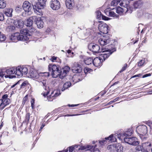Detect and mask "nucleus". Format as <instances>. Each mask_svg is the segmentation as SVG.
Here are the masks:
<instances>
[{
	"instance_id": "obj_19",
	"label": "nucleus",
	"mask_w": 152,
	"mask_h": 152,
	"mask_svg": "<svg viewBox=\"0 0 152 152\" xmlns=\"http://www.w3.org/2000/svg\"><path fill=\"white\" fill-rule=\"evenodd\" d=\"M14 24L18 28H22L24 25V22L22 20H15L14 22Z\"/></svg>"
},
{
	"instance_id": "obj_51",
	"label": "nucleus",
	"mask_w": 152,
	"mask_h": 152,
	"mask_svg": "<svg viewBox=\"0 0 152 152\" xmlns=\"http://www.w3.org/2000/svg\"><path fill=\"white\" fill-rule=\"evenodd\" d=\"M35 101V100L34 99H31V106L32 107V108L33 109L34 108V102Z\"/></svg>"
},
{
	"instance_id": "obj_47",
	"label": "nucleus",
	"mask_w": 152,
	"mask_h": 152,
	"mask_svg": "<svg viewBox=\"0 0 152 152\" xmlns=\"http://www.w3.org/2000/svg\"><path fill=\"white\" fill-rule=\"evenodd\" d=\"M107 140L105 139H103L102 140H99V143L101 145H104L107 143Z\"/></svg>"
},
{
	"instance_id": "obj_30",
	"label": "nucleus",
	"mask_w": 152,
	"mask_h": 152,
	"mask_svg": "<svg viewBox=\"0 0 152 152\" xmlns=\"http://www.w3.org/2000/svg\"><path fill=\"white\" fill-rule=\"evenodd\" d=\"M96 17L99 19H100L102 17L103 19L107 20L108 18L106 17L101 15V12L100 11H97L96 12Z\"/></svg>"
},
{
	"instance_id": "obj_25",
	"label": "nucleus",
	"mask_w": 152,
	"mask_h": 152,
	"mask_svg": "<svg viewBox=\"0 0 152 152\" xmlns=\"http://www.w3.org/2000/svg\"><path fill=\"white\" fill-rule=\"evenodd\" d=\"M36 24L38 28H41L43 27L44 23L40 18H37L36 21Z\"/></svg>"
},
{
	"instance_id": "obj_39",
	"label": "nucleus",
	"mask_w": 152,
	"mask_h": 152,
	"mask_svg": "<svg viewBox=\"0 0 152 152\" xmlns=\"http://www.w3.org/2000/svg\"><path fill=\"white\" fill-rule=\"evenodd\" d=\"M6 6V1L4 0H0V8L4 9Z\"/></svg>"
},
{
	"instance_id": "obj_62",
	"label": "nucleus",
	"mask_w": 152,
	"mask_h": 152,
	"mask_svg": "<svg viewBox=\"0 0 152 152\" xmlns=\"http://www.w3.org/2000/svg\"><path fill=\"white\" fill-rule=\"evenodd\" d=\"M151 75L150 74H146L145 75H144L142 76V78H145L146 77H147L148 76H150Z\"/></svg>"
},
{
	"instance_id": "obj_1",
	"label": "nucleus",
	"mask_w": 152,
	"mask_h": 152,
	"mask_svg": "<svg viewBox=\"0 0 152 152\" xmlns=\"http://www.w3.org/2000/svg\"><path fill=\"white\" fill-rule=\"evenodd\" d=\"M48 69L50 72L49 73H51L53 77L56 78L58 76H59L60 77L61 75V69L59 66L55 65L49 64Z\"/></svg>"
},
{
	"instance_id": "obj_59",
	"label": "nucleus",
	"mask_w": 152,
	"mask_h": 152,
	"mask_svg": "<svg viewBox=\"0 0 152 152\" xmlns=\"http://www.w3.org/2000/svg\"><path fill=\"white\" fill-rule=\"evenodd\" d=\"M89 70H90V69H88L87 68H85L84 69V71L85 73H87L89 71Z\"/></svg>"
},
{
	"instance_id": "obj_29",
	"label": "nucleus",
	"mask_w": 152,
	"mask_h": 152,
	"mask_svg": "<svg viewBox=\"0 0 152 152\" xmlns=\"http://www.w3.org/2000/svg\"><path fill=\"white\" fill-rule=\"evenodd\" d=\"M7 97L8 95L6 94H5L3 96L1 99L6 105L8 104L10 102V99L7 98Z\"/></svg>"
},
{
	"instance_id": "obj_12",
	"label": "nucleus",
	"mask_w": 152,
	"mask_h": 152,
	"mask_svg": "<svg viewBox=\"0 0 152 152\" xmlns=\"http://www.w3.org/2000/svg\"><path fill=\"white\" fill-rule=\"evenodd\" d=\"M72 70L73 72L75 73H80L82 71L81 66L78 63H75L72 67Z\"/></svg>"
},
{
	"instance_id": "obj_18",
	"label": "nucleus",
	"mask_w": 152,
	"mask_h": 152,
	"mask_svg": "<svg viewBox=\"0 0 152 152\" xmlns=\"http://www.w3.org/2000/svg\"><path fill=\"white\" fill-rule=\"evenodd\" d=\"M33 8L34 9L35 12L37 15L41 16L43 15V13L42 10V9H43L44 7H38L37 6V5L34 6L33 5Z\"/></svg>"
},
{
	"instance_id": "obj_4",
	"label": "nucleus",
	"mask_w": 152,
	"mask_h": 152,
	"mask_svg": "<svg viewBox=\"0 0 152 152\" xmlns=\"http://www.w3.org/2000/svg\"><path fill=\"white\" fill-rule=\"evenodd\" d=\"M88 48L90 50L95 53H101L102 50H104L103 48L101 49L100 46L98 45L93 43L90 44Z\"/></svg>"
},
{
	"instance_id": "obj_10",
	"label": "nucleus",
	"mask_w": 152,
	"mask_h": 152,
	"mask_svg": "<svg viewBox=\"0 0 152 152\" xmlns=\"http://www.w3.org/2000/svg\"><path fill=\"white\" fill-rule=\"evenodd\" d=\"M50 4L51 8L54 10H58L60 7V3L58 0H52Z\"/></svg>"
},
{
	"instance_id": "obj_34",
	"label": "nucleus",
	"mask_w": 152,
	"mask_h": 152,
	"mask_svg": "<svg viewBox=\"0 0 152 152\" xmlns=\"http://www.w3.org/2000/svg\"><path fill=\"white\" fill-rule=\"evenodd\" d=\"M17 40L25 41L28 39L27 36L26 35H19L17 36Z\"/></svg>"
},
{
	"instance_id": "obj_46",
	"label": "nucleus",
	"mask_w": 152,
	"mask_h": 152,
	"mask_svg": "<svg viewBox=\"0 0 152 152\" xmlns=\"http://www.w3.org/2000/svg\"><path fill=\"white\" fill-rule=\"evenodd\" d=\"M125 0H123L120 4V5L122 7H124V8H126L128 6L125 3Z\"/></svg>"
},
{
	"instance_id": "obj_8",
	"label": "nucleus",
	"mask_w": 152,
	"mask_h": 152,
	"mask_svg": "<svg viewBox=\"0 0 152 152\" xmlns=\"http://www.w3.org/2000/svg\"><path fill=\"white\" fill-rule=\"evenodd\" d=\"M136 131L140 135H144L147 132V127L145 125L139 126L137 127Z\"/></svg>"
},
{
	"instance_id": "obj_36",
	"label": "nucleus",
	"mask_w": 152,
	"mask_h": 152,
	"mask_svg": "<svg viewBox=\"0 0 152 152\" xmlns=\"http://www.w3.org/2000/svg\"><path fill=\"white\" fill-rule=\"evenodd\" d=\"M71 83L69 82H67L65 83L63 85V87L61 89L62 91H64L65 89H67L68 88L70 87L71 86Z\"/></svg>"
},
{
	"instance_id": "obj_58",
	"label": "nucleus",
	"mask_w": 152,
	"mask_h": 152,
	"mask_svg": "<svg viewBox=\"0 0 152 152\" xmlns=\"http://www.w3.org/2000/svg\"><path fill=\"white\" fill-rule=\"evenodd\" d=\"M28 98V95H26L25 97H24L23 99V102H25L27 101Z\"/></svg>"
},
{
	"instance_id": "obj_35",
	"label": "nucleus",
	"mask_w": 152,
	"mask_h": 152,
	"mask_svg": "<svg viewBox=\"0 0 152 152\" xmlns=\"http://www.w3.org/2000/svg\"><path fill=\"white\" fill-rule=\"evenodd\" d=\"M133 131L131 129H129L125 132L123 134V135L124 136L127 137L130 136L132 134Z\"/></svg>"
},
{
	"instance_id": "obj_45",
	"label": "nucleus",
	"mask_w": 152,
	"mask_h": 152,
	"mask_svg": "<svg viewBox=\"0 0 152 152\" xmlns=\"http://www.w3.org/2000/svg\"><path fill=\"white\" fill-rule=\"evenodd\" d=\"M145 63V59H143L137 63V65L139 66H141L144 65Z\"/></svg>"
},
{
	"instance_id": "obj_11",
	"label": "nucleus",
	"mask_w": 152,
	"mask_h": 152,
	"mask_svg": "<svg viewBox=\"0 0 152 152\" xmlns=\"http://www.w3.org/2000/svg\"><path fill=\"white\" fill-rule=\"evenodd\" d=\"M104 12L106 15L110 17L117 18L119 16L118 15L116 14L115 12V10H113V9L110 10L109 8H107L104 10Z\"/></svg>"
},
{
	"instance_id": "obj_28",
	"label": "nucleus",
	"mask_w": 152,
	"mask_h": 152,
	"mask_svg": "<svg viewBox=\"0 0 152 152\" xmlns=\"http://www.w3.org/2000/svg\"><path fill=\"white\" fill-rule=\"evenodd\" d=\"M25 24L27 26L29 27H31L33 24L32 18H30L27 19L25 21Z\"/></svg>"
},
{
	"instance_id": "obj_2",
	"label": "nucleus",
	"mask_w": 152,
	"mask_h": 152,
	"mask_svg": "<svg viewBox=\"0 0 152 152\" xmlns=\"http://www.w3.org/2000/svg\"><path fill=\"white\" fill-rule=\"evenodd\" d=\"M17 70V67H12L9 69H7L5 71L1 70V72H4L5 73L4 77L5 78H12L16 77V76L14 75H11L15 74L16 75V72Z\"/></svg>"
},
{
	"instance_id": "obj_17",
	"label": "nucleus",
	"mask_w": 152,
	"mask_h": 152,
	"mask_svg": "<svg viewBox=\"0 0 152 152\" xmlns=\"http://www.w3.org/2000/svg\"><path fill=\"white\" fill-rule=\"evenodd\" d=\"M110 41V40L109 38L103 37V38H100L99 39L98 42L101 45L104 46L108 44Z\"/></svg>"
},
{
	"instance_id": "obj_44",
	"label": "nucleus",
	"mask_w": 152,
	"mask_h": 152,
	"mask_svg": "<svg viewBox=\"0 0 152 152\" xmlns=\"http://www.w3.org/2000/svg\"><path fill=\"white\" fill-rule=\"evenodd\" d=\"M6 37L3 34H1L0 32V42H3L5 40Z\"/></svg>"
},
{
	"instance_id": "obj_20",
	"label": "nucleus",
	"mask_w": 152,
	"mask_h": 152,
	"mask_svg": "<svg viewBox=\"0 0 152 152\" xmlns=\"http://www.w3.org/2000/svg\"><path fill=\"white\" fill-rule=\"evenodd\" d=\"M65 4L67 8L72 9L74 6L75 2L74 0H66Z\"/></svg>"
},
{
	"instance_id": "obj_3",
	"label": "nucleus",
	"mask_w": 152,
	"mask_h": 152,
	"mask_svg": "<svg viewBox=\"0 0 152 152\" xmlns=\"http://www.w3.org/2000/svg\"><path fill=\"white\" fill-rule=\"evenodd\" d=\"M17 71L16 72V75L18 77H21L23 74L26 75L28 71L27 68L23 66H18L17 67Z\"/></svg>"
},
{
	"instance_id": "obj_49",
	"label": "nucleus",
	"mask_w": 152,
	"mask_h": 152,
	"mask_svg": "<svg viewBox=\"0 0 152 152\" xmlns=\"http://www.w3.org/2000/svg\"><path fill=\"white\" fill-rule=\"evenodd\" d=\"M142 145L145 147H151V143L150 142H147L143 143Z\"/></svg>"
},
{
	"instance_id": "obj_57",
	"label": "nucleus",
	"mask_w": 152,
	"mask_h": 152,
	"mask_svg": "<svg viewBox=\"0 0 152 152\" xmlns=\"http://www.w3.org/2000/svg\"><path fill=\"white\" fill-rule=\"evenodd\" d=\"M141 76V74H139L138 75H134L131 78H134V77H140Z\"/></svg>"
},
{
	"instance_id": "obj_41",
	"label": "nucleus",
	"mask_w": 152,
	"mask_h": 152,
	"mask_svg": "<svg viewBox=\"0 0 152 152\" xmlns=\"http://www.w3.org/2000/svg\"><path fill=\"white\" fill-rule=\"evenodd\" d=\"M121 1V0H113L111 2V6H116L118 4L119 2H120Z\"/></svg>"
},
{
	"instance_id": "obj_40",
	"label": "nucleus",
	"mask_w": 152,
	"mask_h": 152,
	"mask_svg": "<svg viewBox=\"0 0 152 152\" xmlns=\"http://www.w3.org/2000/svg\"><path fill=\"white\" fill-rule=\"evenodd\" d=\"M20 33L22 34L26 35H29L28 30L27 29H23L20 31Z\"/></svg>"
},
{
	"instance_id": "obj_9",
	"label": "nucleus",
	"mask_w": 152,
	"mask_h": 152,
	"mask_svg": "<svg viewBox=\"0 0 152 152\" xmlns=\"http://www.w3.org/2000/svg\"><path fill=\"white\" fill-rule=\"evenodd\" d=\"M99 31L102 33L106 34L108 33V26L104 23H100L98 26Z\"/></svg>"
},
{
	"instance_id": "obj_5",
	"label": "nucleus",
	"mask_w": 152,
	"mask_h": 152,
	"mask_svg": "<svg viewBox=\"0 0 152 152\" xmlns=\"http://www.w3.org/2000/svg\"><path fill=\"white\" fill-rule=\"evenodd\" d=\"M124 140L125 142L133 145H137L139 144V142L136 137H125Z\"/></svg>"
},
{
	"instance_id": "obj_6",
	"label": "nucleus",
	"mask_w": 152,
	"mask_h": 152,
	"mask_svg": "<svg viewBox=\"0 0 152 152\" xmlns=\"http://www.w3.org/2000/svg\"><path fill=\"white\" fill-rule=\"evenodd\" d=\"M39 85L43 86V88H45L46 92H45L44 93L42 94L44 97H46L48 94L49 92V87H47V81L46 80H43L39 81Z\"/></svg>"
},
{
	"instance_id": "obj_52",
	"label": "nucleus",
	"mask_w": 152,
	"mask_h": 152,
	"mask_svg": "<svg viewBox=\"0 0 152 152\" xmlns=\"http://www.w3.org/2000/svg\"><path fill=\"white\" fill-rule=\"evenodd\" d=\"M30 115L29 113H27L26 114V120L28 122L29 120Z\"/></svg>"
},
{
	"instance_id": "obj_37",
	"label": "nucleus",
	"mask_w": 152,
	"mask_h": 152,
	"mask_svg": "<svg viewBox=\"0 0 152 152\" xmlns=\"http://www.w3.org/2000/svg\"><path fill=\"white\" fill-rule=\"evenodd\" d=\"M116 152H122L123 147L120 143H116Z\"/></svg>"
},
{
	"instance_id": "obj_48",
	"label": "nucleus",
	"mask_w": 152,
	"mask_h": 152,
	"mask_svg": "<svg viewBox=\"0 0 152 152\" xmlns=\"http://www.w3.org/2000/svg\"><path fill=\"white\" fill-rule=\"evenodd\" d=\"M28 84V81H25L21 85L20 88H23Z\"/></svg>"
},
{
	"instance_id": "obj_14",
	"label": "nucleus",
	"mask_w": 152,
	"mask_h": 152,
	"mask_svg": "<svg viewBox=\"0 0 152 152\" xmlns=\"http://www.w3.org/2000/svg\"><path fill=\"white\" fill-rule=\"evenodd\" d=\"M60 94V91H52L50 95L47 96V99L49 101H52L53 99H54V97L58 96Z\"/></svg>"
},
{
	"instance_id": "obj_38",
	"label": "nucleus",
	"mask_w": 152,
	"mask_h": 152,
	"mask_svg": "<svg viewBox=\"0 0 152 152\" xmlns=\"http://www.w3.org/2000/svg\"><path fill=\"white\" fill-rule=\"evenodd\" d=\"M84 62L86 65H89L91 64L92 63H93V58H87L85 60H84Z\"/></svg>"
},
{
	"instance_id": "obj_15",
	"label": "nucleus",
	"mask_w": 152,
	"mask_h": 152,
	"mask_svg": "<svg viewBox=\"0 0 152 152\" xmlns=\"http://www.w3.org/2000/svg\"><path fill=\"white\" fill-rule=\"evenodd\" d=\"M70 70V68L68 66H66L64 67L61 69V75L60 76V78L62 79L66 76V74L68 73Z\"/></svg>"
},
{
	"instance_id": "obj_61",
	"label": "nucleus",
	"mask_w": 152,
	"mask_h": 152,
	"mask_svg": "<svg viewBox=\"0 0 152 152\" xmlns=\"http://www.w3.org/2000/svg\"><path fill=\"white\" fill-rule=\"evenodd\" d=\"M57 58V57L55 56H53L52 57L51 60L52 61H55Z\"/></svg>"
},
{
	"instance_id": "obj_22",
	"label": "nucleus",
	"mask_w": 152,
	"mask_h": 152,
	"mask_svg": "<svg viewBox=\"0 0 152 152\" xmlns=\"http://www.w3.org/2000/svg\"><path fill=\"white\" fill-rule=\"evenodd\" d=\"M116 144H113L108 145L107 149L110 152H116Z\"/></svg>"
},
{
	"instance_id": "obj_13",
	"label": "nucleus",
	"mask_w": 152,
	"mask_h": 152,
	"mask_svg": "<svg viewBox=\"0 0 152 152\" xmlns=\"http://www.w3.org/2000/svg\"><path fill=\"white\" fill-rule=\"evenodd\" d=\"M23 7L24 10L27 12H30L32 9L31 4L28 1H25L23 2Z\"/></svg>"
},
{
	"instance_id": "obj_53",
	"label": "nucleus",
	"mask_w": 152,
	"mask_h": 152,
	"mask_svg": "<svg viewBox=\"0 0 152 152\" xmlns=\"http://www.w3.org/2000/svg\"><path fill=\"white\" fill-rule=\"evenodd\" d=\"M4 19V15L1 13L0 12V21H2Z\"/></svg>"
},
{
	"instance_id": "obj_64",
	"label": "nucleus",
	"mask_w": 152,
	"mask_h": 152,
	"mask_svg": "<svg viewBox=\"0 0 152 152\" xmlns=\"http://www.w3.org/2000/svg\"><path fill=\"white\" fill-rule=\"evenodd\" d=\"M78 146H79L77 145H74V147H75L74 149H75L76 148H77Z\"/></svg>"
},
{
	"instance_id": "obj_60",
	"label": "nucleus",
	"mask_w": 152,
	"mask_h": 152,
	"mask_svg": "<svg viewBox=\"0 0 152 152\" xmlns=\"http://www.w3.org/2000/svg\"><path fill=\"white\" fill-rule=\"evenodd\" d=\"M22 9L21 7H17L16 8L15 10L17 11H20V10Z\"/></svg>"
},
{
	"instance_id": "obj_16",
	"label": "nucleus",
	"mask_w": 152,
	"mask_h": 152,
	"mask_svg": "<svg viewBox=\"0 0 152 152\" xmlns=\"http://www.w3.org/2000/svg\"><path fill=\"white\" fill-rule=\"evenodd\" d=\"M45 74H47V72L40 73L38 74V73L35 71L31 70L29 72V74L31 77L35 79H38L41 76H43V75Z\"/></svg>"
},
{
	"instance_id": "obj_54",
	"label": "nucleus",
	"mask_w": 152,
	"mask_h": 152,
	"mask_svg": "<svg viewBox=\"0 0 152 152\" xmlns=\"http://www.w3.org/2000/svg\"><path fill=\"white\" fill-rule=\"evenodd\" d=\"M75 147L74 145L72 146L69 147V152H72L74 149Z\"/></svg>"
},
{
	"instance_id": "obj_43",
	"label": "nucleus",
	"mask_w": 152,
	"mask_h": 152,
	"mask_svg": "<svg viewBox=\"0 0 152 152\" xmlns=\"http://www.w3.org/2000/svg\"><path fill=\"white\" fill-rule=\"evenodd\" d=\"M125 13H131L132 12V10L128 6L126 8H124Z\"/></svg>"
},
{
	"instance_id": "obj_24",
	"label": "nucleus",
	"mask_w": 152,
	"mask_h": 152,
	"mask_svg": "<svg viewBox=\"0 0 152 152\" xmlns=\"http://www.w3.org/2000/svg\"><path fill=\"white\" fill-rule=\"evenodd\" d=\"M19 34V33L18 32L12 34L10 36V39L12 42H15L17 41V37Z\"/></svg>"
},
{
	"instance_id": "obj_21",
	"label": "nucleus",
	"mask_w": 152,
	"mask_h": 152,
	"mask_svg": "<svg viewBox=\"0 0 152 152\" xmlns=\"http://www.w3.org/2000/svg\"><path fill=\"white\" fill-rule=\"evenodd\" d=\"M93 64L94 65L96 66L99 67L102 64L101 59L100 58L96 57L93 60Z\"/></svg>"
},
{
	"instance_id": "obj_23",
	"label": "nucleus",
	"mask_w": 152,
	"mask_h": 152,
	"mask_svg": "<svg viewBox=\"0 0 152 152\" xmlns=\"http://www.w3.org/2000/svg\"><path fill=\"white\" fill-rule=\"evenodd\" d=\"M113 10H115L116 12L118 14L121 15L125 13L124 8H123L120 7H118L116 8H113Z\"/></svg>"
},
{
	"instance_id": "obj_7",
	"label": "nucleus",
	"mask_w": 152,
	"mask_h": 152,
	"mask_svg": "<svg viewBox=\"0 0 152 152\" xmlns=\"http://www.w3.org/2000/svg\"><path fill=\"white\" fill-rule=\"evenodd\" d=\"M113 52V51H112L110 49L106 50V49H104L101 52L102 53L101 54L100 58L102 60L103 59L104 60V61Z\"/></svg>"
},
{
	"instance_id": "obj_55",
	"label": "nucleus",
	"mask_w": 152,
	"mask_h": 152,
	"mask_svg": "<svg viewBox=\"0 0 152 152\" xmlns=\"http://www.w3.org/2000/svg\"><path fill=\"white\" fill-rule=\"evenodd\" d=\"M127 66V64H125L124 66L122 67V69L121 71H120V72H122L123 71H124L126 68Z\"/></svg>"
},
{
	"instance_id": "obj_33",
	"label": "nucleus",
	"mask_w": 152,
	"mask_h": 152,
	"mask_svg": "<svg viewBox=\"0 0 152 152\" xmlns=\"http://www.w3.org/2000/svg\"><path fill=\"white\" fill-rule=\"evenodd\" d=\"M143 4V2L142 1L140 0L136 1L134 4V6L136 8L140 7Z\"/></svg>"
},
{
	"instance_id": "obj_63",
	"label": "nucleus",
	"mask_w": 152,
	"mask_h": 152,
	"mask_svg": "<svg viewBox=\"0 0 152 152\" xmlns=\"http://www.w3.org/2000/svg\"><path fill=\"white\" fill-rule=\"evenodd\" d=\"M50 28H48L46 31V32L48 33H49L50 32Z\"/></svg>"
},
{
	"instance_id": "obj_50",
	"label": "nucleus",
	"mask_w": 152,
	"mask_h": 152,
	"mask_svg": "<svg viewBox=\"0 0 152 152\" xmlns=\"http://www.w3.org/2000/svg\"><path fill=\"white\" fill-rule=\"evenodd\" d=\"M142 147L140 145L137 146L136 148V150L137 151H142Z\"/></svg>"
},
{
	"instance_id": "obj_32",
	"label": "nucleus",
	"mask_w": 152,
	"mask_h": 152,
	"mask_svg": "<svg viewBox=\"0 0 152 152\" xmlns=\"http://www.w3.org/2000/svg\"><path fill=\"white\" fill-rule=\"evenodd\" d=\"M12 11L13 10L11 8L7 9L5 11L4 13L8 17H11L12 15Z\"/></svg>"
},
{
	"instance_id": "obj_26",
	"label": "nucleus",
	"mask_w": 152,
	"mask_h": 152,
	"mask_svg": "<svg viewBox=\"0 0 152 152\" xmlns=\"http://www.w3.org/2000/svg\"><path fill=\"white\" fill-rule=\"evenodd\" d=\"M46 1L47 0H38V2L36 5H37V6L38 7L39 6L40 7H44L45 5Z\"/></svg>"
},
{
	"instance_id": "obj_42",
	"label": "nucleus",
	"mask_w": 152,
	"mask_h": 152,
	"mask_svg": "<svg viewBox=\"0 0 152 152\" xmlns=\"http://www.w3.org/2000/svg\"><path fill=\"white\" fill-rule=\"evenodd\" d=\"M2 99H0V109H3L6 106Z\"/></svg>"
},
{
	"instance_id": "obj_56",
	"label": "nucleus",
	"mask_w": 152,
	"mask_h": 152,
	"mask_svg": "<svg viewBox=\"0 0 152 152\" xmlns=\"http://www.w3.org/2000/svg\"><path fill=\"white\" fill-rule=\"evenodd\" d=\"M7 28L9 29L11 31H12L15 29V27L13 26H8Z\"/></svg>"
},
{
	"instance_id": "obj_31",
	"label": "nucleus",
	"mask_w": 152,
	"mask_h": 152,
	"mask_svg": "<svg viewBox=\"0 0 152 152\" xmlns=\"http://www.w3.org/2000/svg\"><path fill=\"white\" fill-rule=\"evenodd\" d=\"M93 146L91 145H87L85 146H81L80 148H78L79 150H89L90 149H91Z\"/></svg>"
},
{
	"instance_id": "obj_27",
	"label": "nucleus",
	"mask_w": 152,
	"mask_h": 152,
	"mask_svg": "<svg viewBox=\"0 0 152 152\" xmlns=\"http://www.w3.org/2000/svg\"><path fill=\"white\" fill-rule=\"evenodd\" d=\"M117 136V135L115 134V136H114L113 134H112L108 137H105V139L107 140H109V141L111 142H115L116 140V139L115 137V136Z\"/></svg>"
}]
</instances>
